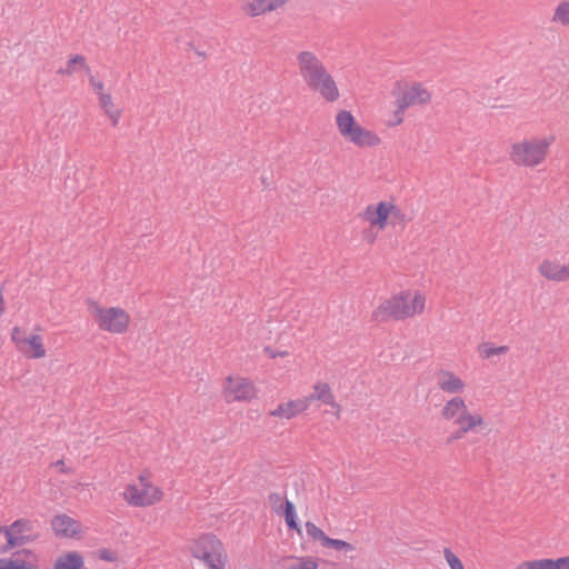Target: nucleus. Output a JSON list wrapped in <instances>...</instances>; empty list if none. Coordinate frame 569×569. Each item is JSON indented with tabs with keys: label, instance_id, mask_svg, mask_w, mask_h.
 Returning a JSON list of instances; mask_svg holds the SVG:
<instances>
[{
	"label": "nucleus",
	"instance_id": "obj_1",
	"mask_svg": "<svg viewBox=\"0 0 569 569\" xmlns=\"http://www.w3.org/2000/svg\"><path fill=\"white\" fill-rule=\"evenodd\" d=\"M336 123L339 133L345 140L359 148L376 147L381 142L376 132L361 127L355 116L348 110H340L337 113Z\"/></svg>",
	"mask_w": 569,
	"mask_h": 569
},
{
	"label": "nucleus",
	"instance_id": "obj_2",
	"mask_svg": "<svg viewBox=\"0 0 569 569\" xmlns=\"http://www.w3.org/2000/svg\"><path fill=\"white\" fill-rule=\"evenodd\" d=\"M88 310L98 327L108 332L123 333L128 330L130 316L119 307L102 308L92 298L87 299Z\"/></svg>",
	"mask_w": 569,
	"mask_h": 569
},
{
	"label": "nucleus",
	"instance_id": "obj_3",
	"mask_svg": "<svg viewBox=\"0 0 569 569\" xmlns=\"http://www.w3.org/2000/svg\"><path fill=\"white\" fill-rule=\"evenodd\" d=\"M190 552L210 569H223L227 555L222 542L211 532L201 535L190 545Z\"/></svg>",
	"mask_w": 569,
	"mask_h": 569
},
{
	"label": "nucleus",
	"instance_id": "obj_4",
	"mask_svg": "<svg viewBox=\"0 0 569 569\" xmlns=\"http://www.w3.org/2000/svg\"><path fill=\"white\" fill-rule=\"evenodd\" d=\"M553 141L555 137L551 136L541 140L532 139L513 143L510 159L517 166H538L547 157L549 147Z\"/></svg>",
	"mask_w": 569,
	"mask_h": 569
},
{
	"label": "nucleus",
	"instance_id": "obj_5",
	"mask_svg": "<svg viewBox=\"0 0 569 569\" xmlns=\"http://www.w3.org/2000/svg\"><path fill=\"white\" fill-rule=\"evenodd\" d=\"M409 298L410 292L401 291L390 299L385 300L373 310L371 320L378 323H383L390 319L403 320L409 318Z\"/></svg>",
	"mask_w": 569,
	"mask_h": 569
},
{
	"label": "nucleus",
	"instance_id": "obj_6",
	"mask_svg": "<svg viewBox=\"0 0 569 569\" xmlns=\"http://www.w3.org/2000/svg\"><path fill=\"white\" fill-rule=\"evenodd\" d=\"M299 69L308 87L313 90L328 72L317 56L310 51H301L297 56Z\"/></svg>",
	"mask_w": 569,
	"mask_h": 569
},
{
	"label": "nucleus",
	"instance_id": "obj_7",
	"mask_svg": "<svg viewBox=\"0 0 569 569\" xmlns=\"http://www.w3.org/2000/svg\"><path fill=\"white\" fill-rule=\"evenodd\" d=\"M299 69L308 87L313 90L328 72L317 56L310 51H301L297 56Z\"/></svg>",
	"mask_w": 569,
	"mask_h": 569
},
{
	"label": "nucleus",
	"instance_id": "obj_8",
	"mask_svg": "<svg viewBox=\"0 0 569 569\" xmlns=\"http://www.w3.org/2000/svg\"><path fill=\"white\" fill-rule=\"evenodd\" d=\"M299 69L308 87L313 90L328 72L317 56L310 51H301L297 56Z\"/></svg>",
	"mask_w": 569,
	"mask_h": 569
},
{
	"label": "nucleus",
	"instance_id": "obj_9",
	"mask_svg": "<svg viewBox=\"0 0 569 569\" xmlns=\"http://www.w3.org/2000/svg\"><path fill=\"white\" fill-rule=\"evenodd\" d=\"M162 495V491L152 485H147L142 489L136 485H129L123 492L126 501L136 507L151 506L160 501Z\"/></svg>",
	"mask_w": 569,
	"mask_h": 569
},
{
	"label": "nucleus",
	"instance_id": "obj_10",
	"mask_svg": "<svg viewBox=\"0 0 569 569\" xmlns=\"http://www.w3.org/2000/svg\"><path fill=\"white\" fill-rule=\"evenodd\" d=\"M430 99L431 93L421 83L415 82L397 98V113H405V110L412 106L426 104Z\"/></svg>",
	"mask_w": 569,
	"mask_h": 569
},
{
	"label": "nucleus",
	"instance_id": "obj_11",
	"mask_svg": "<svg viewBox=\"0 0 569 569\" xmlns=\"http://www.w3.org/2000/svg\"><path fill=\"white\" fill-rule=\"evenodd\" d=\"M39 556L31 549L22 548L10 558H0V569H40Z\"/></svg>",
	"mask_w": 569,
	"mask_h": 569
},
{
	"label": "nucleus",
	"instance_id": "obj_12",
	"mask_svg": "<svg viewBox=\"0 0 569 569\" xmlns=\"http://www.w3.org/2000/svg\"><path fill=\"white\" fill-rule=\"evenodd\" d=\"M21 333L19 327L12 329L11 338L18 349L32 359H40L46 356V349L42 345V338L39 335H31L28 338H18Z\"/></svg>",
	"mask_w": 569,
	"mask_h": 569
},
{
	"label": "nucleus",
	"instance_id": "obj_13",
	"mask_svg": "<svg viewBox=\"0 0 569 569\" xmlns=\"http://www.w3.org/2000/svg\"><path fill=\"white\" fill-rule=\"evenodd\" d=\"M392 209V202L380 201L377 204H369L362 213L363 220L370 226L383 229L387 226Z\"/></svg>",
	"mask_w": 569,
	"mask_h": 569
},
{
	"label": "nucleus",
	"instance_id": "obj_14",
	"mask_svg": "<svg viewBox=\"0 0 569 569\" xmlns=\"http://www.w3.org/2000/svg\"><path fill=\"white\" fill-rule=\"evenodd\" d=\"M51 528L57 537L73 538L81 529V523L66 513L56 515L51 519Z\"/></svg>",
	"mask_w": 569,
	"mask_h": 569
},
{
	"label": "nucleus",
	"instance_id": "obj_15",
	"mask_svg": "<svg viewBox=\"0 0 569 569\" xmlns=\"http://www.w3.org/2000/svg\"><path fill=\"white\" fill-rule=\"evenodd\" d=\"M303 400H307V405L309 401L319 400L323 405H328L333 409V413L338 417L340 411V406L335 401V396L332 395L331 388L327 382H317L313 386V392L306 397Z\"/></svg>",
	"mask_w": 569,
	"mask_h": 569
},
{
	"label": "nucleus",
	"instance_id": "obj_16",
	"mask_svg": "<svg viewBox=\"0 0 569 569\" xmlns=\"http://www.w3.org/2000/svg\"><path fill=\"white\" fill-rule=\"evenodd\" d=\"M518 569H569V556L522 561Z\"/></svg>",
	"mask_w": 569,
	"mask_h": 569
},
{
	"label": "nucleus",
	"instance_id": "obj_17",
	"mask_svg": "<svg viewBox=\"0 0 569 569\" xmlns=\"http://www.w3.org/2000/svg\"><path fill=\"white\" fill-rule=\"evenodd\" d=\"M228 390L234 400H250L254 397V386L244 378H228Z\"/></svg>",
	"mask_w": 569,
	"mask_h": 569
},
{
	"label": "nucleus",
	"instance_id": "obj_18",
	"mask_svg": "<svg viewBox=\"0 0 569 569\" xmlns=\"http://www.w3.org/2000/svg\"><path fill=\"white\" fill-rule=\"evenodd\" d=\"M308 408L307 400H290L280 403L273 411L270 412L273 417L290 419Z\"/></svg>",
	"mask_w": 569,
	"mask_h": 569
},
{
	"label": "nucleus",
	"instance_id": "obj_19",
	"mask_svg": "<svg viewBox=\"0 0 569 569\" xmlns=\"http://www.w3.org/2000/svg\"><path fill=\"white\" fill-rule=\"evenodd\" d=\"M83 557L78 551H68L53 563V569H83Z\"/></svg>",
	"mask_w": 569,
	"mask_h": 569
},
{
	"label": "nucleus",
	"instance_id": "obj_20",
	"mask_svg": "<svg viewBox=\"0 0 569 569\" xmlns=\"http://www.w3.org/2000/svg\"><path fill=\"white\" fill-rule=\"evenodd\" d=\"M313 91L319 92L320 96L328 102L337 101L339 98L338 87L329 73L322 79V81L318 83Z\"/></svg>",
	"mask_w": 569,
	"mask_h": 569
},
{
	"label": "nucleus",
	"instance_id": "obj_21",
	"mask_svg": "<svg viewBox=\"0 0 569 569\" xmlns=\"http://www.w3.org/2000/svg\"><path fill=\"white\" fill-rule=\"evenodd\" d=\"M440 375L445 378L442 381L439 382V387L441 390L452 393H458L463 390V381L455 373L442 369L440 370Z\"/></svg>",
	"mask_w": 569,
	"mask_h": 569
},
{
	"label": "nucleus",
	"instance_id": "obj_22",
	"mask_svg": "<svg viewBox=\"0 0 569 569\" xmlns=\"http://www.w3.org/2000/svg\"><path fill=\"white\" fill-rule=\"evenodd\" d=\"M455 423L459 425V427L467 433L468 431L472 430L477 426L483 425V419L480 415L472 416L469 413V411H462L457 419L455 420Z\"/></svg>",
	"mask_w": 569,
	"mask_h": 569
},
{
	"label": "nucleus",
	"instance_id": "obj_23",
	"mask_svg": "<svg viewBox=\"0 0 569 569\" xmlns=\"http://www.w3.org/2000/svg\"><path fill=\"white\" fill-rule=\"evenodd\" d=\"M283 516L288 530H295L301 533V528L298 522V517L296 512V506L288 499H286V506L283 507Z\"/></svg>",
	"mask_w": 569,
	"mask_h": 569
},
{
	"label": "nucleus",
	"instance_id": "obj_24",
	"mask_svg": "<svg viewBox=\"0 0 569 569\" xmlns=\"http://www.w3.org/2000/svg\"><path fill=\"white\" fill-rule=\"evenodd\" d=\"M99 103L106 114L111 119L112 124L117 126L120 118V110L114 108L111 96L109 93H100Z\"/></svg>",
	"mask_w": 569,
	"mask_h": 569
},
{
	"label": "nucleus",
	"instance_id": "obj_25",
	"mask_svg": "<svg viewBox=\"0 0 569 569\" xmlns=\"http://www.w3.org/2000/svg\"><path fill=\"white\" fill-rule=\"evenodd\" d=\"M467 411L465 400L461 397H455L449 400L442 409V417L445 419H452L458 412Z\"/></svg>",
	"mask_w": 569,
	"mask_h": 569
},
{
	"label": "nucleus",
	"instance_id": "obj_26",
	"mask_svg": "<svg viewBox=\"0 0 569 569\" xmlns=\"http://www.w3.org/2000/svg\"><path fill=\"white\" fill-rule=\"evenodd\" d=\"M79 66L80 69H84L88 73H90V68L86 63V58L82 54L72 56L68 62L66 68L59 69L57 72L59 74H72L76 71V67Z\"/></svg>",
	"mask_w": 569,
	"mask_h": 569
},
{
	"label": "nucleus",
	"instance_id": "obj_27",
	"mask_svg": "<svg viewBox=\"0 0 569 569\" xmlns=\"http://www.w3.org/2000/svg\"><path fill=\"white\" fill-rule=\"evenodd\" d=\"M268 4L269 0H253L252 2L247 3L243 9L250 17H256L272 11L271 7H268Z\"/></svg>",
	"mask_w": 569,
	"mask_h": 569
},
{
	"label": "nucleus",
	"instance_id": "obj_28",
	"mask_svg": "<svg viewBox=\"0 0 569 569\" xmlns=\"http://www.w3.org/2000/svg\"><path fill=\"white\" fill-rule=\"evenodd\" d=\"M508 350L509 348L507 346L495 347L490 342H482L478 347L479 355L485 359H489L496 355H503Z\"/></svg>",
	"mask_w": 569,
	"mask_h": 569
},
{
	"label": "nucleus",
	"instance_id": "obj_29",
	"mask_svg": "<svg viewBox=\"0 0 569 569\" xmlns=\"http://www.w3.org/2000/svg\"><path fill=\"white\" fill-rule=\"evenodd\" d=\"M291 559L296 561L291 563L288 569H318L319 567V559L311 556L300 558L291 557Z\"/></svg>",
	"mask_w": 569,
	"mask_h": 569
},
{
	"label": "nucleus",
	"instance_id": "obj_30",
	"mask_svg": "<svg viewBox=\"0 0 569 569\" xmlns=\"http://www.w3.org/2000/svg\"><path fill=\"white\" fill-rule=\"evenodd\" d=\"M552 20L556 22H560L562 26L569 24V2L562 1L556 8Z\"/></svg>",
	"mask_w": 569,
	"mask_h": 569
},
{
	"label": "nucleus",
	"instance_id": "obj_31",
	"mask_svg": "<svg viewBox=\"0 0 569 569\" xmlns=\"http://www.w3.org/2000/svg\"><path fill=\"white\" fill-rule=\"evenodd\" d=\"M321 546H323L326 548H332L336 550H342L346 552L353 551L356 549L353 545H351L345 540L330 538L329 536H327V538L325 539V541Z\"/></svg>",
	"mask_w": 569,
	"mask_h": 569
},
{
	"label": "nucleus",
	"instance_id": "obj_32",
	"mask_svg": "<svg viewBox=\"0 0 569 569\" xmlns=\"http://www.w3.org/2000/svg\"><path fill=\"white\" fill-rule=\"evenodd\" d=\"M286 497L282 498L278 492H271L268 496V502L273 512L277 515H281L283 512V507L286 506Z\"/></svg>",
	"mask_w": 569,
	"mask_h": 569
},
{
	"label": "nucleus",
	"instance_id": "obj_33",
	"mask_svg": "<svg viewBox=\"0 0 569 569\" xmlns=\"http://www.w3.org/2000/svg\"><path fill=\"white\" fill-rule=\"evenodd\" d=\"M33 522L29 519L20 518L11 523V529L17 535L28 533L33 530Z\"/></svg>",
	"mask_w": 569,
	"mask_h": 569
},
{
	"label": "nucleus",
	"instance_id": "obj_34",
	"mask_svg": "<svg viewBox=\"0 0 569 569\" xmlns=\"http://www.w3.org/2000/svg\"><path fill=\"white\" fill-rule=\"evenodd\" d=\"M306 531L309 537H311L316 541H320L321 545L327 538V535L311 521L306 522Z\"/></svg>",
	"mask_w": 569,
	"mask_h": 569
},
{
	"label": "nucleus",
	"instance_id": "obj_35",
	"mask_svg": "<svg viewBox=\"0 0 569 569\" xmlns=\"http://www.w3.org/2000/svg\"><path fill=\"white\" fill-rule=\"evenodd\" d=\"M425 308V297L421 295H415L413 299L409 298L410 317L416 312H421Z\"/></svg>",
	"mask_w": 569,
	"mask_h": 569
},
{
	"label": "nucleus",
	"instance_id": "obj_36",
	"mask_svg": "<svg viewBox=\"0 0 569 569\" xmlns=\"http://www.w3.org/2000/svg\"><path fill=\"white\" fill-rule=\"evenodd\" d=\"M443 556L450 566V569H465L461 560L451 551L450 548H445Z\"/></svg>",
	"mask_w": 569,
	"mask_h": 569
},
{
	"label": "nucleus",
	"instance_id": "obj_37",
	"mask_svg": "<svg viewBox=\"0 0 569 569\" xmlns=\"http://www.w3.org/2000/svg\"><path fill=\"white\" fill-rule=\"evenodd\" d=\"M96 555L100 560H103V561L112 562V561L117 560V553L107 548L97 550Z\"/></svg>",
	"mask_w": 569,
	"mask_h": 569
},
{
	"label": "nucleus",
	"instance_id": "obj_38",
	"mask_svg": "<svg viewBox=\"0 0 569 569\" xmlns=\"http://www.w3.org/2000/svg\"><path fill=\"white\" fill-rule=\"evenodd\" d=\"M390 217L392 219V224L405 222L406 218L401 210L392 203V209Z\"/></svg>",
	"mask_w": 569,
	"mask_h": 569
},
{
	"label": "nucleus",
	"instance_id": "obj_39",
	"mask_svg": "<svg viewBox=\"0 0 569 569\" xmlns=\"http://www.w3.org/2000/svg\"><path fill=\"white\" fill-rule=\"evenodd\" d=\"M6 541L8 543V548L16 549L19 547L18 535L16 532H8L6 537Z\"/></svg>",
	"mask_w": 569,
	"mask_h": 569
},
{
	"label": "nucleus",
	"instance_id": "obj_40",
	"mask_svg": "<svg viewBox=\"0 0 569 569\" xmlns=\"http://www.w3.org/2000/svg\"><path fill=\"white\" fill-rule=\"evenodd\" d=\"M89 83L92 86V88L97 91V93L100 96L103 89V83L101 81L96 80V78L89 73Z\"/></svg>",
	"mask_w": 569,
	"mask_h": 569
},
{
	"label": "nucleus",
	"instance_id": "obj_41",
	"mask_svg": "<svg viewBox=\"0 0 569 569\" xmlns=\"http://www.w3.org/2000/svg\"><path fill=\"white\" fill-rule=\"evenodd\" d=\"M38 538L37 535L32 536V535H18V540H19V547L23 546V545H27V543H30L32 541H34L36 539Z\"/></svg>",
	"mask_w": 569,
	"mask_h": 569
},
{
	"label": "nucleus",
	"instance_id": "obj_42",
	"mask_svg": "<svg viewBox=\"0 0 569 569\" xmlns=\"http://www.w3.org/2000/svg\"><path fill=\"white\" fill-rule=\"evenodd\" d=\"M465 431L459 427L458 430L451 433V436L447 439V443L450 445L455 440L461 439L465 436Z\"/></svg>",
	"mask_w": 569,
	"mask_h": 569
},
{
	"label": "nucleus",
	"instance_id": "obj_43",
	"mask_svg": "<svg viewBox=\"0 0 569 569\" xmlns=\"http://www.w3.org/2000/svg\"><path fill=\"white\" fill-rule=\"evenodd\" d=\"M289 0H269V4L268 7L270 6L272 11L282 7L284 3H287Z\"/></svg>",
	"mask_w": 569,
	"mask_h": 569
},
{
	"label": "nucleus",
	"instance_id": "obj_44",
	"mask_svg": "<svg viewBox=\"0 0 569 569\" xmlns=\"http://www.w3.org/2000/svg\"><path fill=\"white\" fill-rule=\"evenodd\" d=\"M402 116H403V113H397V109H396L395 112H393L395 121L391 124L392 126H398V124L402 123V121H403Z\"/></svg>",
	"mask_w": 569,
	"mask_h": 569
},
{
	"label": "nucleus",
	"instance_id": "obj_45",
	"mask_svg": "<svg viewBox=\"0 0 569 569\" xmlns=\"http://www.w3.org/2000/svg\"><path fill=\"white\" fill-rule=\"evenodd\" d=\"M264 352L269 355L270 358H276L278 353L273 352L270 347L264 348ZM286 352H279V356H283Z\"/></svg>",
	"mask_w": 569,
	"mask_h": 569
},
{
	"label": "nucleus",
	"instance_id": "obj_46",
	"mask_svg": "<svg viewBox=\"0 0 569 569\" xmlns=\"http://www.w3.org/2000/svg\"><path fill=\"white\" fill-rule=\"evenodd\" d=\"M8 532H12L11 525L10 526H0V533H3L4 537H7Z\"/></svg>",
	"mask_w": 569,
	"mask_h": 569
},
{
	"label": "nucleus",
	"instance_id": "obj_47",
	"mask_svg": "<svg viewBox=\"0 0 569 569\" xmlns=\"http://www.w3.org/2000/svg\"><path fill=\"white\" fill-rule=\"evenodd\" d=\"M10 550H12L11 548H8V543L6 542L4 545H1L0 546V553H7L9 552Z\"/></svg>",
	"mask_w": 569,
	"mask_h": 569
},
{
	"label": "nucleus",
	"instance_id": "obj_48",
	"mask_svg": "<svg viewBox=\"0 0 569 569\" xmlns=\"http://www.w3.org/2000/svg\"><path fill=\"white\" fill-rule=\"evenodd\" d=\"M366 239L369 240V242H373L375 241V236H365Z\"/></svg>",
	"mask_w": 569,
	"mask_h": 569
},
{
	"label": "nucleus",
	"instance_id": "obj_49",
	"mask_svg": "<svg viewBox=\"0 0 569 569\" xmlns=\"http://www.w3.org/2000/svg\"><path fill=\"white\" fill-rule=\"evenodd\" d=\"M194 52H196L198 56H200V57H204V56H206V54H204V52H201V51H199V50H197V49H194Z\"/></svg>",
	"mask_w": 569,
	"mask_h": 569
},
{
	"label": "nucleus",
	"instance_id": "obj_50",
	"mask_svg": "<svg viewBox=\"0 0 569 569\" xmlns=\"http://www.w3.org/2000/svg\"><path fill=\"white\" fill-rule=\"evenodd\" d=\"M262 183L264 184L266 188H268L270 184L267 182V179L266 178H262Z\"/></svg>",
	"mask_w": 569,
	"mask_h": 569
},
{
	"label": "nucleus",
	"instance_id": "obj_51",
	"mask_svg": "<svg viewBox=\"0 0 569 569\" xmlns=\"http://www.w3.org/2000/svg\"><path fill=\"white\" fill-rule=\"evenodd\" d=\"M18 338H26V337H24V332H23L22 330H21V333H20V335H18Z\"/></svg>",
	"mask_w": 569,
	"mask_h": 569
},
{
	"label": "nucleus",
	"instance_id": "obj_52",
	"mask_svg": "<svg viewBox=\"0 0 569 569\" xmlns=\"http://www.w3.org/2000/svg\"><path fill=\"white\" fill-rule=\"evenodd\" d=\"M502 79H503V78H499V79L497 80V83H500V82L502 81Z\"/></svg>",
	"mask_w": 569,
	"mask_h": 569
}]
</instances>
